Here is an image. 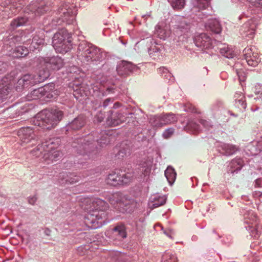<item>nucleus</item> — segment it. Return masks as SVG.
I'll use <instances>...</instances> for the list:
<instances>
[{
  "instance_id": "f257e3e1",
  "label": "nucleus",
  "mask_w": 262,
  "mask_h": 262,
  "mask_svg": "<svg viewBox=\"0 0 262 262\" xmlns=\"http://www.w3.org/2000/svg\"><path fill=\"white\" fill-rule=\"evenodd\" d=\"M33 61L41 64L38 73L27 74L22 76L17 81V91H19L23 88L44 81L50 76L52 71L58 70L63 66L62 59L58 56L47 58L39 57L34 58Z\"/></svg>"
},
{
  "instance_id": "f03ea898",
  "label": "nucleus",
  "mask_w": 262,
  "mask_h": 262,
  "mask_svg": "<svg viewBox=\"0 0 262 262\" xmlns=\"http://www.w3.org/2000/svg\"><path fill=\"white\" fill-rule=\"evenodd\" d=\"M72 146L77 154L88 155L92 158L97 155L99 150L93 135L75 139Z\"/></svg>"
},
{
  "instance_id": "7ed1b4c3",
  "label": "nucleus",
  "mask_w": 262,
  "mask_h": 262,
  "mask_svg": "<svg viewBox=\"0 0 262 262\" xmlns=\"http://www.w3.org/2000/svg\"><path fill=\"white\" fill-rule=\"evenodd\" d=\"M63 116V112L59 110H53L51 112L44 110L37 115L35 125L43 129H51L62 120Z\"/></svg>"
},
{
  "instance_id": "20e7f679",
  "label": "nucleus",
  "mask_w": 262,
  "mask_h": 262,
  "mask_svg": "<svg viewBox=\"0 0 262 262\" xmlns=\"http://www.w3.org/2000/svg\"><path fill=\"white\" fill-rule=\"evenodd\" d=\"M78 51L83 60L88 62L102 61L105 58V54L100 49L85 40L79 43Z\"/></svg>"
},
{
  "instance_id": "39448f33",
  "label": "nucleus",
  "mask_w": 262,
  "mask_h": 262,
  "mask_svg": "<svg viewBox=\"0 0 262 262\" xmlns=\"http://www.w3.org/2000/svg\"><path fill=\"white\" fill-rule=\"evenodd\" d=\"M71 36L66 30H61L54 34L52 38V45L57 52L64 53L72 48Z\"/></svg>"
},
{
  "instance_id": "423d86ee",
  "label": "nucleus",
  "mask_w": 262,
  "mask_h": 262,
  "mask_svg": "<svg viewBox=\"0 0 262 262\" xmlns=\"http://www.w3.org/2000/svg\"><path fill=\"white\" fill-rule=\"evenodd\" d=\"M58 13L59 16L52 20V26H61L64 23L70 24L76 13L75 6L65 4L59 8Z\"/></svg>"
},
{
  "instance_id": "0eeeda50",
  "label": "nucleus",
  "mask_w": 262,
  "mask_h": 262,
  "mask_svg": "<svg viewBox=\"0 0 262 262\" xmlns=\"http://www.w3.org/2000/svg\"><path fill=\"white\" fill-rule=\"evenodd\" d=\"M25 4L24 1L6 0L0 5V17L8 18L17 13Z\"/></svg>"
},
{
  "instance_id": "6e6552de",
  "label": "nucleus",
  "mask_w": 262,
  "mask_h": 262,
  "mask_svg": "<svg viewBox=\"0 0 262 262\" xmlns=\"http://www.w3.org/2000/svg\"><path fill=\"white\" fill-rule=\"evenodd\" d=\"M243 215L244 223L248 225L245 226L246 229L255 237L262 234V226L258 223L256 214L252 210H248Z\"/></svg>"
},
{
  "instance_id": "1a4fd4ad",
  "label": "nucleus",
  "mask_w": 262,
  "mask_h": 262,
  "mask_svg": "<svg viewBox=\"0 0 262 262\" xmlns=\"http://www.w3.org/2000/svg\"><path fill=\"white\" fill-rule=\"evenodd\" d=\"M137 206L134 199L126 195L118 194L114 204V208L121 213H131Z\"/></svg>"
},
{
  "instance_id": "9d476101",
  "label": "nucleus",
  "mask_w": 262,
  "mask_h": 262,
  "mask_svg": "<svg viewBox=\"0 0 262 262\" xmlns=\"http://www.w3.org/2000/svg\"><path fill=\"white\" fill-rule=\"evenodd\" d=\"M135 117L134 114L130 113L125 117L119 111L110 110L108 112L106 118V124L110 126H115L121 124L123 122L129 123L130 121L133 122Z\"/></svg>"
},
{
  "instance_id": "9b49d317",
  "label": "nucleus",
  "mask_w": 262,
  "mask_h": 262,
  "mask_svg": "<svg viewBox=\"0 0 262 262\" xmlns=\"http://www.w3.org/2000/svg\"><path fill=\"white\" fill-rule=\"evenodd\" d=\"M14 83V74L10 73L6 75L0 81V104L6 99L11 92Z\"/></svg>"
},
{
  "instance_id": "f8f14e48",
  "label": "nucleus",
  "mask_w": 262,
  "mask_h": 262,
  "mask_svg": "<svg viewBox=\"0 0 262 262\" xmlns=\"http://www.w3.org/2000/svg\"><path fill=\"white\" fill-rule=\"evenodd\" d=\"M132 144L130 141H123L117 145L114 149L115 153V157L119 160H122L128 155H129L132 150Z\"/></svg>"
},
{
  "instance_id": "ddd939ff",
  "label": "nucleus",
  "mask_w": 262,
  "mask_h": 262,
  "mask_svg": "<svg viewBox=\"0 0 262 262\" xmlns=\"http://www.w3.org/2000/svg\"><path fill=\"white\" fill-rule=\"evenodd\" d=\"M246 62L250 66L256 67L260 62L256 49L253 47H247L243 51Z\"/></svg>"
},
{
  "instance_id": "4468645a",
  "label": "nucleus",
  "mask_w": 262,
  "mask_h": 262,
  "mask_svg": "<svg viewBox=\"0 0 262 262\" xmlns=\"http://www.w3.org/2000/svg\"><path fill=\"white\" fill-rule=\"evenodd\" d=\"M193 41L195 46L203 51L213 48V41L206 33H201L195 36Z\"/></svg>"
},
{
  "instance_id": "2eb2a0df",
  "label": "nucleus",
  "mask_w": 262,
  "mask_h": 262,
  "mask_svg": "<svg viewBox=\"0 0 262 262\" xmlns=\"http://www.w3.org/2000/svg\"><path fill=\"white\" fill-rule=\"evenodd\" d=\"M28 7V10L37 16L43 15L50 9L48 3L44 0L32 2Z\"/></svg>"
},
{
  "instance_id": "dca6fc26",
  "label": "nucleus",
  "mask_w": 262,
  "mask_h": 262,
  "mask_svg": "<svg viewBox=\"0 0 262 262\" xmlns=\"http://www.w3.org/2000/svg\"><path fill=\"white\" fill-rule=\"evenodd\" d=\"M257 27L256 19L251 18L246 21L240 29L241 34L246 37L252 38L255 33V31Z\"/></svg>"
},
{
  "instance_id": "f3484780",
  "label": "nucleus",
  "mask_w": 262,
  "mask_h": 262,
  "mask_svg": "<svg viewBox=\"0 0 262 262\" xmlns=\"http://www.w3.org/2000/svg\"><path fill=\"white\" fill-rule=\"evenodd\" d=\"M26 41H27L26 36L23 31L15 32L4 38V44L10 46L16 43H25Z\"/></svg>"
},
{
  "instance_id": "a211bd4d",
  "label": "nucleus",
  "mask_w": 262,
  "mask_h": 262,
  "mask_svg": "<svg viewBox=\"0 0 262 262\" xmlns=\"http://www.w3.org/2000/svg\"><path fill=\"white\" fill-rule=\"evenodd\" d=\"M34 129L31 127H24L18 130L17 135L23 143H28L34 139L35 135Z\"/></svg>"
},
{
  "instance_id": "6ab92c4d",
  "label": "nucleus",
  "mask_w": 262,
  "mask_h": 262,
  "mask_svg": "<svg viewBox=\"0 0 262 262\" xmlns=\"http://www.w3.org/2000/svg\"><path fill=\"white\" fill-rule=\"evenodd\" d=\"M86 117L83 114H80L67 125V130H79L85 126Z\"/></svg>"
},
{
  "instance_id": "aec40b11",
  "label": "nucleus",
  "mask_w": 262,
  "mask_h": 262,
  "mask_svg": "<svg viewBox=\"0 0 262 262\" xmlns=\"http://www.w3.org/2000/svg\"><path fill=\"white\" fill-rule=\"evenodd\" d=\"M48 86H45L34 90L27 95V99L28 100H36L40 99L43 96L47 98H50L52 97L53 95L50 94Z\"/></svg>"
},
{
  "instance_id": "412c9836",
  "label": "nucleus",
  "mask_w": 262,
  "mask_h": 262,
  "mask_svg": "<svg viewBox=\"0 0 262 262\" xmlns=\"http://www.w3.org/2000/svg\"><path fill=\"white\" fill-rule=\"evenodd\" d=\"M218 151L222 155L230 156L238 150V147L235 145L223 142H219L217 145Z\"/></svg>"
},
{
  "instance_id": "4be33fe9",
  "label": "nucleus",
  "mask_w": 262,
  "mask_h": 262,
  "mask_svg": "<svg viewBox=\"0 0 262 262\" xmlns=\"http://www.w3.org/2000/svg\"><path fill=\"white\" fill-rule=\"evenodd\" d=\"M135 68V66L131 62L122 61L117 66L116 70L120 76L125 77L132 73Z\"/></svg>"
},
{
  "instance_id": "5701e85b",
  "label": "nucleus",
  "mask_w": 262,
  "mask_h": 262,
  "mask_svg": "<svg viewBox=\"0 0 262 262\" xmlns=\"http://www.w3.org/2000/svg\"><path fill=\"white\" fill-rule=\"evenodd\" d=\"M151 204H148V208L154 209L161 206L164 205L167 200V197L165 195H160L159 193H156L151 195L149 199Z\"/></svg>"
},
{
  "instance_id": "b1692460",
  "label": "nucleus",
  "mask_w": 262,
  "mask_h": 262,
  "mask_svg": "<svg viewBox=\"0 0 262 262\" xmlns=\"http://www.w3.org/2000/svg\"><path fill=\"white\" fill-rule=\"evenodd\" d=\"M155 34L159 38L165 40L170 36L171 31L169 26L162 23L156 27Z\"/></svg>"
},
{
  "instance_id": "393cba45",
  "label": "nucleus",
  "mask_w": 262,
  "mask_h": 262,
  "mask_svg": "<svg viewBox=\"0 0 262 262\" xmlns=\"http://www.w3.org/2000/svg\"><path fill=\"white\" fill-rule=\"evenodd\" d=\"M45 152L56 150L61 143V140L58 137L50 138L42 142Z\"/></svg>"
},
{
  "instance_id": "a878e982",
  "label": "nucleus",
  "mask_w": 262,
  "mask_h": 262,
  "mask_svg": "<svg viewBox=\"0 0 262 262\" xmlns=\"http://www.w3.org/2000/svg\"><path fill=\"white\" fill-rule=\"evenodd\" d=\"M244 166V162L243 160L240 158H235L231 161L228 166V171L232 174L237 173Z\"/></svg>"
},
{
  "instance_id": "bb28decb",
  "label": "nucleus",
  "mask_w": 262,
  "mask_h": 262,
  "mask_svg": "<svg viewBox=\"0 0 262 262\" xmlns=\"http://www.w3.org/2000/svg\"><path fill=\"white\" fill-rule=\"evenodd\" d=\"M121 170H116L108 174L106 179V183L111 186H120Z\"/></svg>"
},
{
  "instance_id": "cd10ccee",
  "label": "nucleus",
  "mask_w": 262,
  "mask_h": 262,
  "mask_svg": "<svg viewBox=\"0 0 262 262\" xmlns=\"http://www.w3.org/2000/svg\"><path fill=\"white\" fill-rule=\"evenodd\" d=\"M59 174V178L61 179L62 183L74 184L78 182L81 179L79 176L76 175L74 173L68 174L63 172L60 173Z\"/></svg>"
},
{
  "instance_id": "c85d7f7f",
  "label": "nucleus",
  "mask_w": 262,
  "mask_h": 262,
  "mask_svg": "<svg viewBox=\"0 0 262 262\" xmlns=\"http://www.w3.org/2000/svg\"><path fill=\"white\" fill-rule=\"evenodd\" d=\"M112 136L109 135L107 131H101L96 139H95L96 144L99 146V149L101 147L107 145L110 143Z\"/></svg>"
},
{
  "instance_id": "c756f323",
  "label": "nucleus",
  "mask_w": 262,
  "mask_h": 262,
  "mask_svg": "<svg viewBox=\"0 0 262 262\" xmlns=\"http://www.w3.org/2000/svg\"><path fill=\"white\" fill-rule=\"evenodd\" d=\"M112 234L114 236H116L118 240L126 237L127 233L124 224L122 223L117 224L113 228Z\"/></svg>"
},
{
  "instance_id": "7c9ffc66",
  "label": "nucleus",
  "mask_w": 262,
  "mask_h": 262,
  "mask_svg": "<svg viewBox=\"0 0 262 262\" xmlns=\"http://www.w3.org/2000/svg\"><path fill=\"white\" fill-rule=\"evenodd\" d=\"M62 156V153L58 150L46 151L43 154V158L48 163H49L50 161H56L61 158Z\"/></svg>"
},
{
  "instance_id": "2f4dec72",
  "label": "nucleus",
  "mask_w": 262,
  "mask_h": 262,
  "mask_svg": "<svg viewBox=\"0 0 262 262\" xmlns=\"http://www.w3.org/2000/svg\"><path fill=\"white\" fill-rule=\"evenodd\" d=\"M90 203H92V206L90 207L91 210H95L99 211L101 210H106L108 208V204L104 201L100 199H95L92 200H89Z\"/></svg>"
},
{
  "instance_id": "473e14b6",
  "label": "nucleus",
  "mask_w": 262,
  "mask_h": 262,
  "mask_svg": "<svg viewBox=\"0 0 262 262\" xmlns=\"http://www.w3.org/2000/svg\"><path fill=\"white\" fill-rule=\"evenodd\" d=\"M45 40L42 36H39V35H35L33 36L30 46V50L33 51L38 50L40 51L41 48L44 44Z\"/></svg>"
},
{
  "instance_id": "72a5a7b5",
  "label": "nucleus",
  "mask_w": 262,
  "mask_h": 262,
  "mask_svg": "<svg viewBox=\"0 0 262 262\" xmlns=\"http://www.w3.org/2000/svg\"><path fill=\"white\" fill-rule=\"evenodd\" d=\"M29 53L28 48L23 46H18L12 50L11 54L14 58H19L26 57Z\"/></svg>"
},
{
  "instance_id": "f704fd0d",
  "label": "nucleus",
  "mask_w": 262,
  "mask_h": 262,
  "mask_svg": "<svg viewBox=\"0 0 262 262\" xmlns=\"http://www.w3.org/2000/svg\"><path fill=\"white\" fill-rule=\"evenodd\" d=\"M219 50L221 54L227 58H233L236 56V53L235 50L228 46H224L222 47L219 48Z\"/></svg>"
},
{
  "instance_id": "c9c22d12",
  "label": "nucleus",
  "mask_w": 262,
  "mask_h": 262,
  "mask_svg": "<svg viewBox=\"0 0 262 262\" xmlns=\"http://www.w3.org/2000/svg\"><path fill=\"white\" fill-rule=\"evenodd\" d=\"M28 20V18L27 16H18L11 22L10 26L12 29H14L18 27L25 25Z\"/></svg>"
},
{
  "instance_id": "e433bc0d",
  "label": "nucleus",
  "mask_w": 262,
  "mask_h": 262,
  "mask_svg": "<svg viewBox=\"0 0 262 262\" xmlns=\"http://www.w3.org/2000/svg\"><path fill=\"white\" fill-rule=\"evenodd\" d=\"M165 176L169 184L170 185H172L176 180L177 173L174 168L172 167L169 166L165 170Z\"/></svg>"
},
{
  "instance_id": "4c0bfd02",
  "label": "nucleus",
  "mask_w": 262,
  "mask_h": 262,
  "mask_svg": "<svg viewBox=\"0 0 262 262\" xmlns=\"http://www.w3.org/2000/svg\"><path fill=\"white\" fill-rule=\"evenodd\" d=\"M161 116L162 118L163 126L167 124L173 123L177 122L178 120V118L176 115L172 113L162 114Z\"/></svg>"
},
{
  "instance_id": "58836bf2",
  "label": "nucleus",
  "mask_w": 262,
  "mask_h": 262,
  "mask_svg": "<svg viewBox=\"0 0 262 262\" xmlns=\"http://www.w3.org/2000/svg\"><path fill=\"white\" fill-rule=\"evenodd\" d=\"M120 186L129 185L134 179V174L131 172L124 173L121 170Z\"/></svg>"
},
{
  "instance_id": "ea45409f",
  "label": "nucleus",
  "mask_w": 262,
  "mask_h": 262,
  "mask_svg": "<svg viewBox=\"0 0 262 262\" xmlns=\"http://www.w3.org/2000/svg\"><path fill=\"white\" fill-rule=\"evenodd\" d=\"M236 105L241 109H246L247 104L245 97L242 93H236L234 95Z\"/></svg>"
},
{
  "instance_id": "a19ab883",
  "label": "nucleus",
  "mask_w": 262,
  "mask_h": 262,
  "mask_svg": "<svg viewBox=\"0 0 262 262\" xmlns=\"http://www.w3.org/2000/svg\"><path fill=\"white\" fill-rule=\"evenodd\" d=\"M177 257L173 252L166 251L162 255L161 262H177Z\"/></svg>"
},
{
  "instance_id": "79ce46f5",
  "label": "nucleus",
  "mask_w": 262,
  "mask_h": 262,
  "mask_svg": "<svg viewBox=\"0 0 262 262\" xmlns=\"http://www.w3.org/2000/svg\"><path fill=\"white\" fill-rule=\"evenodd\" d=\"M208 26L210 30L215 34H219L222 31L221 25L216 19L210 20Z\"/></svg>"
},
{
  "instance_id": "37998d69",
  "label": "nucleus",
  "mask_w": 262,
  "mask_h": 262,
  "mask_svg": "<svg viewBox=\"0 0 262 262\" xmlns=\"http://www.w3.org/2000/svg\"><path fill=\"white\" fill-rule=\"evenodd\" d=\"M149 123L155 127H160L163 126L161 114L151 116Z\"/></svg>"
},
{
  "instance_id": "c03bdc74",
  "label": "nucleus",
  "mask_w": 262,
  "mask_h": 262,
  "mask_svg": "<svg viewBox=\"0 0 262 262\" xmlns=\"http://www.w3.org/2000/svg\"><path fill=\"white\" fill-rule=\"evenodd\" d=\"M95 215L92 214L90 213H88L84 217V223L85 224L89 227L92 228H97V226L95 225L96 222H97V220L94 217Z\"/></svg>"
},
{
  "instance_id": "a18cd8bd",
  "label": "nucleus",
  "mask_w": 262,
  "mask_h": 262,
  "mask_svg": "<svg viewBox=\"0 0 262 262\" xmlns=\"http://www.w3.org/2000/svg\"><path fill=\"white\" fill-rule=\"evenodd\" d=\"M185 0H172L171 6L174 10H181L185 7Z\"/></svg>"
},
{
  "instance_id": "49530a36",
  "label": "nucleus",
  "mask_w": 262,
  "mask_h": 262,
  "mask_svg": "<svg viewBox=\"0 0 262 262\" xmlns=\"http://www.w3.org/2000/svg\"><path fill=\"white\" fill-rule=\"evenodd\" d=\"M105 210H101L98 211L95 215V217L97 220V223L99 222V220H103L100 221V224L105 223L107 220V213L105 212Z\"/></svg>"
},
{
  "instance_id": "de8ad7c7",
  "label": "nucleus",
  "mask_w": 262,
  "mask_h": 262,
  "mask_svg": "<svg viewBox=\"0 0 262 262\" xmlns=\"http://www.w3.org/2000/svg\"><path fill=\"white\" fill-rule=\"evenodd\" d=\"M43 152L45 153V150L42 143L31 151V154L36 157H40Z\"/></svg>"
},
{
  "instance_id": "09e8293b",
  "label": "nucleus",
  "mask_w": 262,
  "mask_h": 262,
  "mask_svg": "<svg viewBox=\"0 0 262 262\" xmlns=\"http://www.w3.org/2000/svg\"><path fill=\"white\" fill-rule=\"evenodd\" d=\"M210 4L209 0H196V7L200 10L207 9Z\"/></svg>"
},
{
  "instance_id": "8fccbe9b",
  "label": "nucleus",
  "mask_w": 262,
  "mask_h": 262,
  "mask_svg": "<svg viewBox=\"0 0 262 262\" xmlns=\"http://www.w3.org/2000/svg\"><path fill=\"white\" fill-rule=\"evenodd\" d=\"M177 31H180L182 32L186 31L189 29V25L185 20H181L176 25Z\"/></svg>"
},
{
  "instance_id": "3c124183",
  "label": "nucleus",
  "mask_w": 262,
  "mask_h": 262,
  "mask_svg": "<svg viewBox=\"0 0 262 262\" xmlns=\"http://www.w3.org/2000/svg\"><path fill=\"white\" fill-rule=\"evenodd\" d=\"M159 48L156 46V45L153 46V44H151L150 48H148V55H149L150 58H151L153 59H156L157 55H159Z\"/></svg>"
},
{
  "instance_id": "603ef678",
  "label": "nucleus",
  "mask_w": 262,
  "mask_h": 262,
  "mask_svg": "<svg viewBox=\"0 0 262 262\" xmlns=\"http://www.w3.org/2000/svg\"><path fill=\"white\" fill-rule=\"evenodd\" d=\"M174 129L172 127L168 128L165 129L162 134V136L164 139H168L174 133Z\"/></svg>"
},
{
  "instance_id": "864d4df0",
  "label": "nucleus",
  "mask_w": 262,
  "mask_h": 262,
  "mask_svg": "<svg viewBox=\"0 0 262 262\" xmlns=\"http://www.w3.org/2000/svg\"><path fill=\"white\" fill-rule=\"evenodd\" d=\"M184 111L188 113H196L195 107L191 104H186L184 106Z\"/></svg>"
},
{
  "instance_id": "5fc2aeb1",
  "label": "nucleus",
  "mask_w": 262,
  "mask_h": 262,
  "mask_svg": "<svg viewBox=\"0 0 262 262\" xmlns=\"http://www.w3.org/2000/svg\"><path fill=\"white\" fill-rule=\"evenodd\" d=\"M138 169L140 171V172H141L142 174H143L144 177L147 175V165L145 162L142 165H140L139 166Z\"/></svg>"
},
{
  "instance_id": "6e6d98bb",
  "label": "nucleus",
  "mask_w": 262,
  "mask_h": 262,
  "mask_svg": "<svg viewBox=\"0 0 262 262\" xmlns=\"http://www.w3.org/2000/svg\"><path fill=\"white\" fill-rule=\"evenodd\" d=\"M8 69V64L7 62L0 61V74L6 72Z\"/></svg>"
},
{
  "instance_id": "4d7b16f0",
  "label": "nucleus",
  "mask_w": 262,
  "mask_h": 262,
  "mask_svg": "<svg viewBox=\"0 0 262 262\" xmlns=\"http://www.w3.org/2000/svg\"><path fill=\"white\" fill-rule=\"evenodd\" d=\"M163 233L168 236L169 238L172 239L173 238L172 235L174 234V231L169 228L164 229L162 230Z\"/></svg>"
},
{
  "instance_id": "13d9d810",
  "label": "nucleus",
  "mask_w": 262,
  "mask_h": 262,
  "mask_svg": "<svg viewBox=\"0 0 262 262\" xmlns=\"http://www.w3.org/2000/svg\"><path fill=\"white\" fill-rule=\"evenodd\" d=\"M105 118V114L103 113L101 111H100L95 117V121H97L98 122H101L103 121Z\"/></svg>"
},
{
  "instance_id": "bf43d9fd",
  "label": "nucleus",
  "mask_w": 262,
  "mask_h": 262,
  "mask_svg": "<svg viewBox=\"0 0 262 262\" xmlns=\"http://www.w3.org/2000/svg\"><path fill=\"white\" fill-rule=\"evenodd\" d=\"M255 147L257 151H262V137H261L256 142H255Z\"/></svg>"
},
{
  "instance_id": "052dcab7",
  "label": "nucleus",
  "mask_w": 262,
  "mask_h": 262,
  "mask_svg": "<svg viewBox=\"0 0 262 262\" xmlns=\"http://www.w3.org/2000/svg\"><path fill=\"white\" fill-rule=\"evenodd\" d=\"M114 101V99L113 98H108L103 101L102 106L105 108L108 106L110 103H113Z\"/></svg>"
},
{
  "instance_id": "680f3d73",
  "label": "nucleus",
  "mask_w": 262,
  "mask_h": 262,
  "mask_svg": "<svg viewBox=\"0 0 262 262\" xmlns=\"http://www.w3.org/2000/svg\"><path fill=\"white\" fill-rule=\"evenodd\" d=\"M187 125L188 127H191L195 130H197L199 129V125L193 122H189L188 123Z\"/></svg>"
},
{
  "instance_id": "e2e57ef3",
  "label": "nucleus",
  "mask_w": 262,
  "mask_h": 262,
  "mask_svg": "<svg viewBox=\"0 0 262 262\" xmlns=\"http://www.w3.org/2000/svg\"><path fill=\"white\" fill-rule=\"evenodd\" d=\"M37 200V197L36 195H34L33 196H30L28 198V202L30 204L34 205Z\"/></svg>"
},
{
  "instance_id": "0e129e2a",
  "label": "nucleus",
  "mask_w": 262,
  "mask_h": 262,
  "mask_svg": "<svg viewBox=\"0 0 262 262\" xmlns=\"http://www.w3.org/2000/svg\"><path fill=\"white\" fill-rule=\"evenodd\" d=\"M168 71V70L165 67H161L158 69V73L161 75L162 77Z\"/></svg>"
},
{
  "instance_id": "69168bd1",
  "label": "nucleus",
  "mask_w": 262,
  "mask_h": 262,
  "mask_svg": "<svg viewBox=\"0 0 262 262\" xmlns=\"http://www.w3.org/2000/svg\"><path fill=\"white\" fill-rule=\"evenodd\" d=\"M115 93V89L113 88H107L105 91H104L102 95L103 96H106L110 94H114Z\"/></svg>"
},
{
  "instance_id": "338daca9",
  "label": "nucleus",
  "mask_w": 262,
  "mask_h": 262,
  "mask_svg": "<svg viewBox=\"0 0 262 262\" xmlns=\"http://www.w3.org/2000/svg\"><path fill=\"white\" fill-rule=\"evenodd\" d=\"M262 85L259 83H257L255 86V93L256 94H260L262 91Z\"/></svg>"
},
{
  "instance_id": "774afa93",
  "label": "nucleus",
  "mask_w": 262,
  "mask_h": 262,
  "mask_svg": "<svg viewBox=\"0 0 262 262\" xmlns=\"http://www.w3.org/2000/svg\"><path fill=\"white\" fill-rule=\"evenodd\" d=\"M262 185V179H257L254 182V186L255 187H261Z\"/></svg>"
}]
</instances>
